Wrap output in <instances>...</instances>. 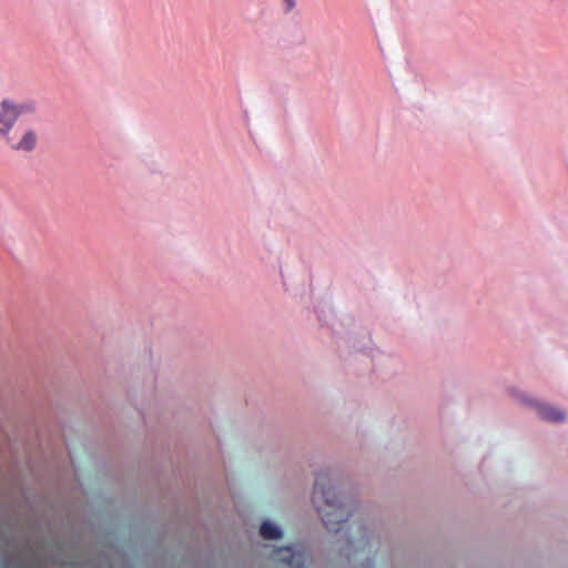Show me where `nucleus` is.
<instances>
[{"mask_svg": "<svg viewBox=\"0 0 568 568\" xmlns=\"http://www.w3.org/2000/svg\"><path fill=\"white\" fill-rule=\"evenodd\" d=\"M312 500L324 526L334 532L342 531L343 525L351 516V509L346 503L336 500V494L327 474L316 476Z\"/></svg>", "mask_w": 568, "mask_h": 568, "instance_id": "obj_2", "label": "nucleus"}, {"mask_svg": "<svg viewBox=\"0 0 568 568\" xmlns=\"http://www.w3.org/2000/svg\"><path fill=\"white\" fill-rule=\"evenodd\" d=\"M537 410L539 416L548 422H562L565 419V413L562 410L548 405H539Z\"/></svg>", "mask_w": 568, "mask_h": 568, "instance_id": "obj_4", "label": "nucleus"}, {"mask_svg": "<svg viewBox=\"0 0 568 568\" xmlns=\"http://www.w3.org/2000/svg\"><path fill=\"white\" fill-rule=\"evenodd\" d=\"M260 535L264 539L276 540L282 537V530L273 523L266 520L261 525Z\"/></svg>", "mask_w": 568, "mask_h": 568, "instance_id": "obj_5", "label": "nucleus"}, {"mask_svg": "<svg viewBox=\"0 0 568 568\" xmlns=\"http://www.w3.org/2000/svg\"><path fill=\"white\" fill-rule=\"evenodd\" d=\"M276 557L280 561L287 565L288 568H304V556L294 551L292 547H282L276 550Z\"/></svg>", "mask_w": 568, "mask_h": 568, "instance_id": "obj_3", "label": "nucleus"}, {"mask_svg": "<svg viewBox=\"0 0 568 568\" xmlns=\"http://www.w3.org/2000/svg\"><path fill=\"white\" fill-rule=\"evenodd\" d=\"M37 104L33 101L3 99L0 102V140L12 151L32 152L38 145V132L29 125H18L20 116L33 114Z\"/></svg>", "mask_w": 568, "mask_h": 568, "instance_id": "obj_1", "label": "nucleus"}, {"mask_svg": "<svg viewBox=\"0 0 568 568\" xmlns=\"http://www.w3.org/2000/svg\"><path fill=\"white\" fill-rule=\"evenodd\" d=\"M286 2L290 6V8H292L294 6V1L293 0H286Z\"/></svg>", "mask_w": 568, "mask_h": 568, "instance_id": "obj_6", "label": "nucleus"}]
</instances>
